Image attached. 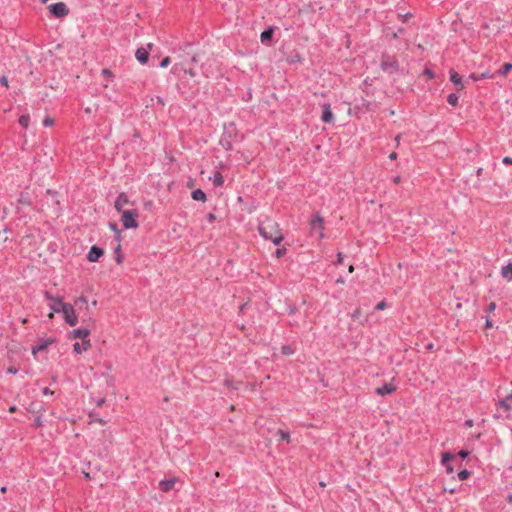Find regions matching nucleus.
Returning <instances> with one entry per match:
<instances>
[{
  "mask_svg": "<svg viewBox=\"0 0 512 512\" xmlns=\"http://www.w3.org/2000/svg\"><path fill=\"white\" fill-rule=\"evenodd\" d=\"M447 101L451 106H456L458 104V96L454 93L449 94L447 96Z\"/></svg>",
  "mask_w": 512,
  "mask_h": 512,
  "instance_id": "26",
  "label": "nucleus"
},
{
  "mask_svg": "<svg viewBox=\"0 0 512 512\" xmlns=\"http://www.w3.org/2000/svg\"><path fill=\"white\" fill-rule=\"evenodd\" d=\"M443 465L445 466L446 472L448 474H452L454 472V468H453V466L451 464L446 463V464H443Z\"/></svg>",
  "mask_w": 512,
  "mask_h": 512,
  "instance_id": "37",
  "label": "nucleus"
},
{
  "mask_svg": "<svg viewBox=\"0 0 512 512\" xmlns=\"http://www.w3.org/2000/svg\"><path fill=\"white\" fill-rule=\"evenodd\" d=\"M360 315H361V309H360V308H357V309L353 312V314H352V319H354V320H355V319H358Z\"/></svg>",
  "mask_w": 512,
  "mask_h": 512,
  "instance_id": "39",
  "label": "nucleus"
},
{
  "mask_svg": "<svg viewBox=\"0 0 512 512\" xmlns=\"http://www.w3.org/2000/svg\"><path fill=\"white\" fill-rule=\"evenodd\" d=\"M193 185H194V183H193L192 181H190V182L188 183V187H190V188H192V187H193Z\"/></svg>",
  "mask_w": 512,
  "mask_h": 512,
  "instance_id": "64",
  "label": "nucleus"
},
{
  "mask_svg": "<svg viewBox=\"0 0 512 512\" xmlns=\"http://www.w3.org/2000/svg\"><path fill=\"white\" fill-rule=\"evenodd\" d=\"M53 342H54V340H53V339H48V340H45V341L41 342L40 344H38V345L34 346V347L32 348V354H33V356H36V355H37V353H38V352H40V351H44V350H46V349L48 348V346H49L50 344H52Z\"/></svg>",
  "mask_w": 512,
  "mask_h": 512,
  "instance_id": "17",
  "label": "nucleus"
},
{
  "mask_svg": "<svg viewBox=\"0 0 512 512\" xmlns=\"http://www.w3.org/2000/svg\"><path fill=\"white\" fill-rule=\"evenodd\" d=\"M90 331L88 329H75L70 332L69 337L72 339H80L84 341V339H89Z\"/></svg>",
  "mask_w": 512,
  "mask_h": 512,
  "instance_id": "13",
  "label": "nucleus"
},
{
  "mask_svg": "<svg viewBox=\"0 0 512 512\" xmlns=\"http://www.w3.org/2000/svg\"><path fill=\"white\" fill-rule=\"evenodd\" d=\"M176 482H177V478L162 480L159 482V487L163 492H168V491L174 489Z\"/></svg>",
  "mask_w": 512,
  "mask_h": 512,
  "instance_id": "16",
  "label": "nucleus"
},
{
  "mask_svg": "<svg viewBox=\"0 0 512 512\" xmlns=\"http://www.w3.org/2000/svg\"><path fill=\"white\" fill-rule=\"evenodd\" d=\"M0 83H1V84H3V85H4L5 87H7V88L9 87L8 79H7V77H6V76H2V77L0 78Z\"/></svg>",
  "mask_w": 512,
  "mask_h": 512,
  "instance_id": "41",
  "label": "nucleus"
},
{
  "mask_svg": "<svg viewBox=\"0 0 512 512\" xmlns=\"http://www.w3.org/2000/svg\"><path fill=\"white\" fill-rule=\"evenodd\" d=\"M396 391V386L392 383H385L383 386L376 388L375 393L380 396H385Z\"/></svg>",
  "mask_w": 512,
  "mask_h": 512,
  "instance_id": "12",
  "label": "nucleus"
},
{
  "mask_svg": "<svg viewBox=\"0 0 512 512\" xmlns=\"http://www.w3.org/2000/svg\"><path fill=\"white\" fill-rule=\"evenodd\" d=\"M492 75L489 74V73H482L480 75L476 74V73H472L470 75V78L474 81H478V80H481V79H486V78H491Z\"/></svg>",
  "mask_w": 512,
  "mask_h": 512,
  "instance_id": "24",
  "label": "nucleus"
},
{
  "mask_svg": "<svg viewBox=\"0 0 512 512\" xmlns=\"http://www.w3.org/2000/svg\"><path fill=\"white\" fill-rule=\"evenodd\" d=\"M286 254V248L285 247H282V248H278L275 252V256L277 258H281L282 256H284Z\"/></svg>",
  "mask_w": 512,
  "mask_h": 512,
  "instance_id": "34",
  "label": "nucleus"
},
{
  "mask_svg": "<svg viewBox=\"0 0 512 512\" xmlns=\"http://www.w3.org/2000/svg\"><path fill=\"white\" fill-rule=\"evenodd\" d=\"M496 309V303L495 302H491L488 307H487V313H493Z\"/></svg>",
  "mask_w": 512,
  "mask_h": 512,
  "instance_id": "36",
  "label": "nucleus"
},
{
  "mask_svg": "<svg viewBox=\"0 0 512 512\" xmlns=\"http://www.w3.org/2000/svg\"><path fill=\"white\" fill-rule=\"evenodd\" d=\"M321 119L325 123H332L334 120L333 113L329 104L325 103L322 105V116Z\"/></svg>",
  "mask_w": 512,
  "mask_h": 512,
  "instance_id": "14",
  "label": "nucleus"
},
{
  "mask_svg": "<svg viewBox=\"0 0 512 512\" xmlns=\"http://www.w3.org/2000/svg\"><path fill=\"white\" fill-rule=\"evenodd\" d=\"M455 459V455L450 452H445L442 454V464H446L449 461H452Z\"/></svg>",
  "mask_w": 512,
  "mask_h": 512,
  "instance_id": "25",
  "label": "nucleus"
},
{
  "mask_svg": "<svg viewBox=\"0 0 512 512\" xmlns=\"http://www.w3.org/2000/svg\"><path fill=\"white\" fill-rule=\"evenodd\" d=\"M512 70V63H505L500 70L497 71V74L505 77L509 71Z\"/></svg>",
  "mask_w": 512,
  "mask_h": 512,
  "instance_id": "22",
  "label": "nucleus"
},
{
  "mask_svg": "<svg viewBox=\"0 0 512 512\" xmlns=\"http://www.w3.org/2000/svg\"><path fill=\"white\" fill-rule=\"evenodd\" d=\"M135 57L141 64H146L149 59V51L143 47L138 48Z\"/></svg>",
  "mask_w": 512,
  "mask_h": 512,
  "instance_id": "15",
  "label": "nucleus"
},
{
  "mask_svg": "<svg viewBox=\"0 0 512 512\" xmlns=\"http://www.w3.org/2000/svg\"><path fill=\"white\" fill-rule=\"evenodd\" d=\"M45 296H46L49 300H51L52 302H53V301H56V299H57V298H55V297L51 296L49 292H46V293H45Z\"/></svg>",
  "mask_w": 512,
  "mask_h": 512,
  "instance_id": "49",
  "label": "nucleus"
},
{
  "mask_svg": "<svg viewBox=\"0 0 512 512\" xmlns=\"http://www.w3.org/2000/svg\"><path fill=\"white\" fill-rule=\"evenodd\" d=\"M469 455V452L467 450H461L459 452V456L462 458H466Z\"/></svg>",
  "mask_w": 512,
  "mask_h": 512,
  "instance_id": "46",
  "label": "nucleus"
},
{
  "mask_svg": "<svg viewBox=\"0 0 512 512\" xmlns=\"http://www.w3.org/2000/svg\"><path fill=\"white\" fill-rule=\"evenodd\" d=\"M485 327L486 328H492L493 327V323L489 319H486Z\"/></svg>",
  "mask_w": 512,
  "mask_h": 512,
  "instance_id": "48",
  "label": "nucleus"
},
{
  "mask_svg": "<svg viewBox=\"0 0 512 512\" xmlns=\"http://www.w3.org/2000/svg\"><path fill=\"white\" fill-rule=\"evenodd\" d=\"M91 348V341L90 339H84V341L76 342L73 345V351L76 354H82L83 352L88 351Z\"/></svg>",
  "mask_w": 512,
  "mask_h": 512,
  "instance_id": "11",
  "label": "nucleus"
},
{
  "mask_svg": "<svg viewBox=\"0 0 512 512\" xmlns=\"http://www.w3.org/2000/svg\"><path fill=\"white\" fill-rule=\"evenodd\" d=\"M400 181H401L400 176H396V177L393 179V182H394L395 184L400 183Z\"/></svg>",
  "mask_w": 512,
  "mask_h": 512,
  "instance_id": "53",
  "label": "nucleus"
},
{
  "mask_svg": "<svg viewBox=\"0 0 512 512\" xmlns=\"http://www.w3.org/2000/svg\"><path fill=\"white\" fill-rule=\"evenodd\" d=\"M19 201H20L21 203H23V204H27V205L29 204V201H28L26 198H24V197H21V198L19 199Z\"/></svg>",
  "mask_w": 512,
  "mask_h": 512,
  "instance_id": "52",
  "label": "nucleus"
},
{
  "mask_svg": "<svg viewBox=\"0 0 512 512\" xmlns=\"http://www.w3.org/2000/svg\"><path fill=\"white\" fill-rule=\"evenodd\" d=\"M120 214V220L125 229H137L139 227V211L137 209L123 210Z\"/></svg>",
  "mask_w": 512,
  "mask_h": 512,
  "instance_id": "2",
  "label": "nucleus"
},
{
  "mask_svg": "<svg viewBox=\"0 0 512 512\" xmlns=\"http://www.w3.org/2000/svg\"><path fill=\"white\" fill-rule=\"evenodd\" d=\"M61 304H65L61 298H57L56 301H53L50 308L53 312L59 313L61 312Z\"/></svg>",
  "mask_w": 512,
  "mask_h": 512,
  "instance_id": "21",
  "label": "nucleus"
},
{
  "mask_svg": "<svg viewBox=\"0 0 512 512\" xmlns=\"http://www.w3.org/2000/svg\"><path fill=\"white\" fill-rule=\"evenodd\" d=\"M133 205L129 197L125 193H120L114 203L115 209L120 213L123 210H129L128 206Z\"/></svg>",
  "mask_w": 512,
  "mask_h": 512,
  "instance_id": "5",
  "label": "nucleus"
},
{
  "mask_svg": "<svg viewBox=\"0 0 512 512\" xmlns=\"http://www.w3.org/2000/svg\"><path fill=\"white\" fill-rule=\"evenodd\" d=\"M386 308V302L385 301H381L379 302L377 305H376V309L377 310H383Z\"/></svg>",
  "mask_w": 512,
  "mask_h": 512,
  "instance_id": "40",
  "label": "nucleus"
},
{
  "mask_svg": "<svg viewBox=\"0 0 512 512\" xmlns=\"http://www.w3.org/2000/svg\"><path fill=\"white\" fill-rule=\"evenodd\" d=\"M43 124L45 126H51L53 124V119L51 118H45L44 121H43Z\"/></svg>",
  "mask_w": 512,
  "mask_h": 512,
  "instance_id": "43",
  "label": "nucleus"
},
{
  "mask_svg": "<svg viewBox=\"0 0 512 512\" xmlns=\"http://www.w3.org/2000/svg\"><path fill=\"white\" fill-rule=\"evenodd\" d=\"M110 227H111L112 230H114L115 232L119 233V231H118V229H117L115 224H111Z\"/></svg>",
  "mask_w": 512,
  "mask_h": 512,
  "instance_id": "55",
  "label": "nucleus"
},
{
  "mask_svg": "<svg viewBox=\"0 0 512 512\" xmlns=\"http://www.w3.org/2000/svg\"><path fill=\"white\" fill-rule=\"evenodd\" d=\"M48 9L56 17H64V16L68 15V13H69V9L67 8L66 4L63 2L51 4V5H49Z\"/></svg>",
  "mask_w": 512,
  "mask_h": 512,
  "instance_id": "6",
  "label": "nucleus"
},
{
  "mask_svg": "<svg viewBox=\"0 0 512 512\" xmlns=\"http://www.w3.org/2000/svg\"><path fill=\"white\" fill-rule=\"evenodd\" d=\"M470 476V472L468 470H462L458 473V478L460 480H466Z\"/></svg>",
  "mask_w": 512,
  "mask_h": 512,
  "instance_id": "30",
  "label": "nucleus"
},
{
  "mask_svg": "<svg viewBox=\"0 0 512 512\" xmlns=\"http://www.w3.org/2000/svg\"><path fill=\"white\" fill-rule=\"evenodd\" d=\"M152 48H153V44L152 43L147 44V48L146 49L148 51L152 50Z\"/></svg>",
  "mask_w": 512,
  "mask_h": 512,
  "instance_id": "57",
  "label": "nucleus"
},
{
  "mask_svg": "<svg viewBox=\"0 0 512 512\" xmlns=\"http://www.w3.org/2000/svg\"><path fill=\"white\" fill-rule=\"evenodd\" d=\"M61 312L63 313L66 323L70 326H76L78 317L74 307L70 303L61 304Z\"/></svg>",
  "mask_w": 512,
  "mask_h": 512,
  "instance_id": "3",
  "label": "nucleus"
},
{
  "mask_svg": "<svg viewBox=\"0 0 512 512\" xmlns=\"http://www.w3.org/2000/svg\"><path fill=\"white\" fill-rule=\"evenodd\" d=\"M192 199L195 201H206V194L201 189H196L192 192Z\"/></svg>",
  "mask_w": 512,
  "mask_h": 512,
  "instance_id": "19",
  "label": "nucleus"
},
{
  "mask_svg": "<svg viewBox=\"0 0 512 512\" xmlns=\"http://www.w3.org/2000/svg\"><path fill=\"white\" fill-rule=\"evenodd\" d=\"M502 161H503L504 164L512 165V157L506 156V157L503 158Z\"/></svg>",
  "mask_w": 512,
  "mask_h": 512,
  "instance_id": "42",
  "label": "nucleus"
},
{
  "mask_svg": "<svg viewBox=\"0 0 512 512\" xmlns=\"http://www.w3.org/2000/svg\"><path fill=\"white\" fill-rule=\"evenodd\" d=\"M191 77H194L196 74L193 70L186 71Z\"/></svg>",
  "mask_w": 512,
  "mask_h": 512,
  "instance_id": "56",
  "label": "nucleus"
},
{
  "mask_svg": "<svg viewBox=\"0 0 512 512\" xmlns=\"http://www.w3.org/2000/svg\"><path fill=\"white\" fill-rule=\"evenodd\" d=\"M395 140H396L397 144H399V142H400V135H397Z\"/></svg>",
  "mask_w": 512,
  "mask_h": 512,
  "instance_id": "63",
  "label": "nucleus"
},
{
  "mask_svg": "<svg viewBox=\"0 0 512 512\" xmlns=\"http://www.w3.org/2000/svg\"><path fill=\"white\" fill-rule=\"evenodd\" d=\"M348 271H349L350 273H352V272L354 271V266H353V265H350V266L348 267Z\"/></svg>",
  "mask_w": 512,
  "mask_h": 512,
  "instance_id": "58",
  "label": "nucleus"
},
{
  "mask_svg": "<svg viewBox=\"0 0 512 512\" xmlns=\"http://www.w3.org/2000/svg\"><path fill=\"white\" fill-rule=\"evenodd\" d=\"M507 501H508L509 503H512V495H509V496L507 497Z\"/></svg>",
  "mask_w": 512,
  "mask_h": 512,
  "instance_id": "62",
  "label": "nucleus"
},
{
  "mask_svg": "<svg viewBox=\"0 0 512 512\" xmlns=\"http://www.w3.org/2000/svg\"><path fill=\"white\" fill-rule=\"evenodd\" d=\"M215 219H216L215 214H213V213H209V214L207 215V220H208L209 222H211V223H212V222H214V221H215Z\"/></svg>",
  "mask_w": 512,
  "mask_h": 512,
  "instance_id": "44",
  "label": "nucleus"
},
{
  "mask_svg": "<svg viewBox=\"0 0 512 512\" xmlns=\"http://www.w3.org/2000/svg\"><path fill=\"white\" fill-rule=\"evenodd\" d=\"M19 124L24 127V128H27L28 125H29V116L28 115H23L19 118Z\"/></svg>",
  "mask_w": 512,
  "mask_h": 512,
  "instance_id": "28",
  "label": "nucleus"
},
{
  "mask_svg": "<svg viewBox=\"0 0 512 512\" xmlns=\"http://www.w3.org/2000/svg\"><path fill=\"white\" fill-rule=\"evenodd\" d=\"M381 67L383 70L392 73L398 69V63L392 57H385L382 60Z\"/></svg>",
  "mask_w": 512,
  "mask_h": 512,
  "instance_id": "8",
  "label": "nucleus"
},
{
  "mask_svg": "<svg viewBox=\"0 0 512 512\" xmlns=\"http://www.w3.org/2000/svg\"><path fill=\"white\" fill-rule=\"evenodd\" d=\"M170 64V58L169 57H165L161 63H160V67L161 68H166L168 65Z\"/></svg>",
  "mask_w": 512,
  "mask_h": 512,
  "instance_id": "35",
  "label": "nucleus"
},
{
  "mask_svg": "<svg viewBox=\"0 0 512 512\" xmlns=\"http://www.w3.org/2000/svg\"><path fill=\"white\" fill-rule=\"evenodd\" d=\"M212 180H213V184H214L215 186H217V187H218V186L223 185V183H224L223 176L221 175V173H220V172H216V173L214 174V176H213V179H212Z\"/></svg>",
  "mask_w": 512,
  "mask_h": 512,
  "instance_id": "23",
  "label": "nucleus"
},
{
  "mask_svg": "<svg viewBox=\"0 0 512 512\" xmlns=\"http://www.w3.org/2000/svg\"><path fill=\"white\" fill-rule=\"evenodd\" d=\"M177 71H178V67H177V65H174V67L172 68V72L176 73Z\"/></svg>",
  "mask_w": 512,
  "mask_h": 512,
  "instance_id": "60",
  "label": "nucleus"
},
{
  "mask_svg": "<svg viewBox=\"0 0 512 512\" xmlns=\"http://www.w3.org/2000/svg\"><path fill=\"white\" fill-rule=\"evenodd\" d=\"M423 74L426 75L429 79H433L435 76L434 73L429 69H425Z\"/></svg>",
  "mask_w": 512,
  "mask_h": 512,
  "instance_id": "38",
  "label": "nucleus"
},
{
  "mask_svg": "<svg viewBox=\"0 0 512 512\" xmlns=\"http://www.w3.org/2000/svg\"><path fill=\"white\" fill-rule=\"evenodd\" d=\"M224 384H225L226 387L231 388V389H237L238 388V384L234 383L233 380H231V379H226Z\"/></svg>",
  "mask_w": 512,
  "mask_h": 512,
  "instance_id": "31",
  "label": "nucleus"
},
{
  "mask_svg": "<svg viewBox=\"0 0 512 512\" xmlns=\"http://www.w3.org/2000/svg\"><path fill=\"white\" fill-rule=\"evenodd\" d=\"M79 301H81V303H86V302H87V300H86V298H85V297H80V298H79Z\"/></svg>",
  "mask_w": 512,
  "mask_h": 512,
  "instance_id": "59",
  "label": "nucleus"
},
{
  "mask_svg": "<svg viewBox=\"0 0 512 512\" xmlns=\"http://www.w3.org/2000/svg\"><path fill=\"white\" fill-rule=\"evenodd\" d=\"M103 255V249L97 246H92L87 254V260L89 262H97Z\"/></svg>",
  "mask_w": 512,
  "mask_h": 512,
  "instance_id": "9",
  "label": "nucleus"
},
{
  "mask_svg": "<svg viewBox=\"0 0 512 512\" xmlns=\"http://www.w3.org/2000/svg\"><path fill=\"white\" fill-rule=\"evenodd\" d=\"M501 276L507 281L512 280V263H509L508 265L502 267Z\"/></svg>",
  "mask_w": 512,
  "mask_h": 512,
  "instance_id": "18",
  "label": "nucleus"
},
{
  "mask_svg": "<svg viewBox=\"0 0 512 512\" xmlns=\"http://www.w3.org/2000/svg\"><path fill=\"white\" fill-rule=\"evenodd\" d=\"M450 81L454 84L457 91L464 89V83L462 77L453 69L449 72Z\"/></svg>",
  "mask_w": 512,
  "mask_h": 512,
  "instance_id": "10",
  "label": "nucleus"
},
{
  "mask_svg": "<svg viewBox=\"0 0 512 512\" xmlns=\"http://www.w3.org/2000/svg\"><path fill=\"white\" fill-rule=\"evenodd\" d=\"M389 159H391V160H396V159H397V153H396V152H392V153H390V155H389Z\"/></svg>",
  "mask_w": 512,
  "mask_h": 512,
  "instance_id": "50",
  "label": "nucleus"
},
{
  "mask_svg": "<svg viewBox=\"0 0 512 512\" xmlns=\"http://www.w3.org/2000/svg\"><path fill=\"white\" fill-rule=\"evenodd\" d=\"M53 317H54V312L52 311L51 313L48 314V318L53 319Z\"/></svg>",
  "mask_w": 512,
  "mask_h": 512,
  "instance_id": "61",
  "label": "nucleus"
},
{
  "mask_svg": "<svg viewBox=\"0 0 512 512\" xmlns=\"http://www.w3.org/2000/svg\"><path fill=\"white\" fill-rule=\"evenodd\" d=\"M278 434L280 435V439L289 442L290 441V435L288 432H285L283 430H279Z\"/></svg>",
  "mask_w": 512,
  "mask_h": 512,
  "instance_id": "32",
  "label": "nucleus"
},
{
  "mask_svg": "<svg viewBox=\"0 0 512 512\" xmlns=\"http://www.w3.org/2000/svg\"><path fill=\"white\" fill-rule=\"evenodd\" d=\"M8 373L16 374L18 372V369L15 366H11L7 370Z\"/></svg>",
  "mask_w": 512,
  "mask_h": 512,
  "instance_id": "45",
  "label": "nucleus"
},
{
  "mask_svg": "<svg viewBox=\"0 0 512 512\" xmlns=\"http://www.w3.org/2000/svg\"><path fill=\"white\" fill-rule=\"evenodd\" d=\"M121 245L118 244V246L115 249V253H117V257L115 258V261L117 264H122L123 262V255L120 253Z\"/></svg>",
  "mask_w": 512,
  "mask_h": 512,
  "instance_id": "27",
  "label": "nucleus"
},
{
  "mask_svg": "<svg viewBox=\"0 0 512 512\" xmlns=\"http://www.w3.org/2000/svg\"><path fill=\"white\" fill-rule=\"evenodd\" d=\"M258 231L263 238L271 240L276 245L283 239L278 223L272 219L262 221L258 227Z\"/></svg>",
  "mask_w": 512,
  "mask_h": 512,
  "instance_id": "1",
  "label": "nucleus"
},
{
  "mask_svg": "<svg viewBox=\"0 0 512 512\" xmlns=\"http://www.w3.org/2000/svg\"><path fill=\"white\" fill-rule=\"evenodd\" d=\"M281 352L284 355H292L294 353V350L292 349L291 346L285 345V346H282Z\"/></svg>",
  "mask_w": 512,
  "mask_h": 512,
  "instance_id": "29",
  "label": "nucleus"
},
{
  "mask_svg": "<svg viewBox=\"0 0 512 512\" xmlns=\"http://www.w3.org/2000/svg\"><path fill=\"white\" fill-rule=\"evenodd\" d=\"M499 412L510 413L512 410V391L497 403Z\"/></svg>",
  "mask_w": 512,
  "mask_h": 512,
  "instance_id": "7",
  "label": "nucleus"
},
{
  "mask_svg": "<svg viewBox=\"0 0 512 512\" xmlns=\"http://www.w3.org/2000/svg\"><path fill=\"white\" fill-rule=\"evenodd\" d=\"M342 261H343V254L341 252H339L337 254V263L340 264V263H342Z\"/></svg>",
  "mask_w": 512,
  "mask_h": 512,
  "instance_id": "47",
  "label": "nucleus"
},
{
  "mask_svg": "<svg viewBox=\"0 0 512 512\" xmlns=\"http://www.w3.org/2000/svg\"><path fill=\"white\" fill-rule=\"evenodd\" d=\"M43 394H44V395H52V394H53V391L49 390L48 388H45V389L43 390Z\"/></svg>",
  "mask_w": 512,
  "mask_h": 512,
  "instance_id": "51",
  "label": "nucleus"
},
{
  "mask_svg": "<svg viewBox=\"0 0 512 512\" xmlns=\"http://www.w3.org/2000/svg\"><path fill=\"white\" fill-rule=\"evenodd\" d=\"M465 424H466L467 427H472L473 426V421L472 420H467Z\"/></svg>",
  "mask_w": 512,
  "mask_h": 512,
  "instance_id": "54",
  "label": "nucleus"
},
{
  "mask_svg": "<svg viewBox=\"0 0 512 512\" xmlns=\"http://www.w3.org/2000/svg\"><path fill=\"white\" fill-rule=\"evenodd\" d=\"M272 35H273V30L272 29H268V30L263 31L261 33V35H260L261 42L265 43L267 41H270L271 38H272Z\"/></svg>",
  "mask_w": 512,
  "mask_h": 512,
  "instance_id": "20",
  "label": "nucleus"
},
{
  "mask_svg": "<svg viewBox=\"0 0 512 512\" xmlns=\"http://www.w3.org/2000/svg\"><path fill=\"white\" fill-rule=\"evenodd\" d=\"M310 229L311 232L318 233L320 239L324 238V220L320 215L313 216L310 221Z\"/></svg>",
  "mask_w": 512,
  "mask_h": 512,
  "instance_id": "4",
  "label": "nucleus"
},
{
  "mask_svg": "<svg viewBox=\"0 0 512 512\" xmlns=\"http://www.w3.org/2000/svg\"><path fill=\"white\" fill-rule=\"evenodd\" d=\"M101 74H102V76H104L107 79H112L114 77L112 71L110 69H107V68L103 69Z\"/></svg>",
  "mask_w": 512,
  "mask_h": 512,
  "instance_id": "33",
  "label": "nucleus"
}]
</instances>
